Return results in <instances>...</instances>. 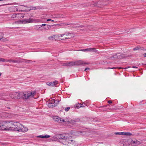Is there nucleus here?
Returning a JSON list of instances; mask_svg holds the SVG:
<instances>
[{
	"mask_svg": "<svg viewBox=\"0 0 146 146\" xmlns=\"http://www.w3.org/2000/svg\"><path fill=\"white\" fill-rule=\"evenodd\" d=\"M10 125L9 130L19 131V128L21 126V124L17 122H11Z\"/></svg>",
	"mask_w": 146,
	"mask_h": 146,
	"instance_id": "f257e3e1",
	"label": "nucleus"
},
{
	"mask_svg": "<svg viewBox=\"0 0 146 146\" xmlns=\"http://www.w3.org/2000/svg\"><path fill=\"white\" fill-rule=\"evenodd\" d=\"M10 122L7 121L0 122V129L9 130Z\"/></svg>",
	"mask_w": 146,
	"mask_h": 146,
	"instance_id": "f03ea898",
	"label": "nucleus"
},
{
	"mask_svg": "<svg viewBox=\"0 0 146 146\" xmlns=\"http://www.w3.org/2000/svg\"><path fill=\"white\" fill-rule=\"evenodd\" d=\"M35 93V92H31V93L26 92H23V99H27L30 97H33Z\"/></svg>",
	"mask_w": 146,
	"mask_h": 146,
	"instance_id": "7ed1b4c3",
	"label": "nucleus"
},
{
	"mask_svg": "<svg viewBox=\"0 0 146 146\" xmlns=\"http://www.w3.org/2000/svg\"><path fill=\"white\" fill-rule=\"evenodd\" d=\"M74 66H78L80 65L84 66L88 65L89 64L88 62H86L82 60H79L74 62Z\"/></svg>",
	"mask_w": 146,
	"mask_h": 146,
	"instance_id": "20e7f679",
	"label": "nucleus"
},
{
	"mask_svg": "<svg viewBox=\"0 0 146 146\" xmlns=\"http://www.w3.org/2000/svg\"><path fill=\"white\" fill-rule=\"evenodd\" d=\"M67 135V134H59L57 135L56 137L60 139H66L67 141L68 138Z\"/></svg>",
	"mask_w": 146,
	"mask_h": 146,
	"instance_id": "39448f33",
	"label": "nucleus"
},
{
	"mask_svg": "<svg viewBox=\"0 0 146 146\" xmlns=\"http://www.w3.org/2000/svg\"><path fill=\"white\" fill-rule=\"evenodd\" d=\"M54 120L56 122L62 123V122H64L65 121L64 119H61L60 117L57 116H54L53 117Z\"/></svg>",
	"mask_w": 146,
	"mask_h": 146,
	"instance_id": "423d86ee",
	"label": "nucleus"
},
{
	"mask_svg": "<svg viewBox=\"0 0 146 146\" xmlns=\"http://www.w3.org/2000/svg\"><path fill=\"white\" fill-rule=\"evenodd\" d=\"M28 130V129L27 127L23 126L21 124V126H20V128H19V132H26Z\"/></svg>",
	"mask_w": 146,
	"mask_h": 146,
	"instance_id": "0eeeda50",
	"label": "nucleus"
},
{
	"mask_svg": "<svg viewBox=\"0 0 146 146\" xmlns=\"http://www.w3.org/2000/svg\"><path fill=\"white\" fill-rule=\"evenodd\" d=\"M58 84V81L55 80L52 82H48L46 83V84L48 86H56L57 84Z\"/></svg>",
	"mask_w": 146,
	"mask_h": 146,
	"instance_id": "6e6552de",
	"label": "nucleus"
},
{
	"mask_svg": "<svg viewBox=\"0 0 146 146\" xmlns=\"http://www.w3.org/2000/svg\"><path fill=\"white\" fill-rule=\"evenodd\" d=\"M17 99H21L23 98V92H16Z\"/></svg>",
	"mask_w": 146,
	"mask_h": 146,
	"instance_id": "1a4fd4ad",
	"label": "nucleus"
},
{
	"mask_svg": "<svg viewBox=\"0 0 146 146\" xmlns=\"http://www.w3.org/2000/svg\"><path fill=\"white\" fill-rule=\"evenodd\" d=\"M132 144L134 145H137L140 144L141 142L139 141H138L137 140L135 139L134 140H132L131 142Z\"/></svg>",
	"mask_w": 146,
	"mask_h": 146,
	"instance_id": "9d476101",
	"label": "nucleus"
},
{
	"mask_svg": "<svg viewBox=\"0 0 146 146\" xmlns=\"http://www.w3.org/2000/svg\"><path fill=\"white\" fill-rule=\"evenodd\" d=\"M7 62H12L14 63H19L23 62V61L21 60H6Z\"/></svg>",
	"mask_w": 146,
	"mask_h": 146,
	"instance_id": "9b49d317",
	"label": "nucleus"
},
{
	"mask_svg": "<svg viewBox=\"0 0 146 146\" xmlns=\"http://www.w3.org/2000/svg\"><path fill=\"white\" fill-rule=\"evenodd\" d=\"M80 119H72L70 120L67 121V122L69 123L74 124L76 122H78L79 121Z\"/></svg>",
	"mask_w": 146,
	"mask_h": 146,
	"instance_id": "f8f14e48",
	"label": "nucleus"
},
{
	"mask_svg": "<svg viewBox=\"0 0 146 146\" xmlns=\"http://www.w3.org/2000/svg\"><path fill=\"white\" fill-rule=\"evenodd\" d=\"M23 22V23L24 24L32 23L33 22V20L31 18H30L28 19H24Z\"/></svg>",
	"mask_w": 146,
	"mask_h": 146,
	"instance_id": "ddd939ff",
	"label": "nucleus"
},
{
	"mask_svg": "<svg viewBox=\"0 0 146 146\" xmlns=\"http://www.w3.org/2000/svg\"><path fill=\"white\" fill-rule=\"evenodd\" d=\"M16 92H13L9 94V96L11 98L13 99H17V96H16Z\"/></svg>",
	"mask_w": 146,
	"mask_h": 146,
	"instance_id": "4468645a",
	"label": "nucleus"
},
{
	"mask_svg": "<svg viewBox=\"0 0 146 146\" xmlns=\"http://www.w3.org/2000/svg\"><path fill=\"white\" fill-rule=\"evenodd\" d=\"M86 51H88L89 52L93 51L94 52H97L98 51L96 50L95 48H86Z\"/></svg>",
	"mask_w": 146,
	"mask_h": 146,
	"instance_id": "2eb2a0df",
	"label": "nucleus"
},
{
	"mask_svg": "<svg viewBox=\"0 0 146 146\" xmlns=\"http://www.w3.org/2000/svg\"><path fill=\"white\" fill-rule=\"evenodd\" d=\"M71 34L69 32H66L65 33L62 34H60L58 36L62 37L63 36L66 35L67 36H70Z\"/></svg>",
	"mask_w": 146,
	"mask_h": 146,
	"instance_id": "dca6fc26",
	"label": "nucleus"
},
{
	"mask_svg": "<svg viewBox=\"0 0 146 146\" xmlns=\"http://www.w3.org/2000/svg\"><path fill=\"white\" fill-rule=\"evenodd\" d=\"M47 106L49 108H52L56 106V104H53L52 103L49 102L47 104Z\"/></svg>",
	"mask_w": 146,
	"mask_h": 146,
	"instance_id": "f3484780",
	"label": "nucleus"
},
{
	"mask_svg": "<svg viewBox=\"0 0 146 146\" xmlns=\"http://www.w3.org/2000/svg\"><path fill=\"white\" fill-rule=\"evenodd\" d=\"M37 137H40L42 138H48L50 137V136L49 135H40L38 136H37Z\"/></svg>",
	"mask_w": 146,
	"mask_h": 146,
	"instance_id": "a211bd4d",
	"label": "nucleus"
},
{
	"mask_svg": "<svg viewBox=\"0 0 146 146\" xmlns=\"http://www.w3.org/2000/svg\"><path fill=\"white\" fill-rule=\"evenodd\" d=\"M118 58H123L126 57L125 55L123 54H120V53H118Z\"/></svg>",
	"mask_w": 146,
	"mask_h": 146,
	"instance_id": "6ab92c4d",
	"label": "nucleus"
},
{
	"mask_svg": "<svg viewBox=\"0 0 146 146\" xmlns=\"http://www.w3.org/2000/svg\"><path fill=\"white\" fill-rule=\"evenodd\" d=\"M81 106V104L79 103L76 104L74 105V107L75 108H79Z\"/></svg>",
	"mask_w": 146,
	"mask_h": 146,
	"instance_id": "aec40b11",
	"label": "nucleus"
},
{
	"mask_svg": "<svg viewBox=\"0 0 146 146\" xmlns=\"http://www.w3.org/2000/svg\"><path fill=\"white\" fill-rule=\"evenodd\" d=\"M68 66H74V62H68Z\"/></svg>",
	"mask_w": 146,
	"mask_h": 146,
	"instance_id": "412c9836",
	"label": "nucleus"
},
{
	"mask_svg": "<svg viewBox=\"0 0 146 146\" xmlns=\"http://www.w3.org/2000/svg\"><path fill=\"white\" fill-rule=\"evenodd\" d=\"M21 60L23 61V62H24L23 60H25V62H26V63H31V62H32V60H25V59H22Z\"/></svg>",
	"mask_w": 146,
	"mask_h": 146,
	"instance_id": "4be33fe9",
	"label": "nucleus"
},
{
	"mask_svg": "<svg viewBox=\"0 0 146 146\" xmlns=\"http://www.w3.org/2000/svg\"><path fill=\"white\" fill-rule=\"evenodd\" d=\"M118 53H117L112 56V57L113 58H115V59H119L118 58Z\"/></svg>",
	"mask_w": 146,
	"mask_h": 146,
	"instance_id": "5701e85b",
	"label": "nucleus"
},
{
	"mask_svg": "<svg viewBox=\"0 0 146 146\" xmlns=\"http://www.w3.org/2000/svg\"><path fill=\"white\" fill-rule=\"evenodd\" d=\"M1 41L3 42H4L7 41H8V40L7 38H3V36L2 37V38H1V39H0V40Z\"/></svg>",
	"mask_w": 146,
	"mask_h": 146,
	"instance_id": "b1692460",
	"label": "nucleus"
},
{
	"mask_svg": "<svg viewBox=\"0 0 146 146\" xmlns=\"http://www.w3.org/2000/svg\"><path fill=\"white\" fill-rule=\"evenodd\" d=\"M124 135H131L132 134L129 132H124Z\"/></svg>",
	"mask_w": 146,
	"mask_h": 146,
	"instance_id": "393cba45",
	"label": "nucleus"
},
{
	"mask_svg": "<svg viewBox=\"0 0 146 146\" xmlns=\"http://www.w3.org/2000/svg\"><path fill=\"white\" fill-rule=\"evenodd\" d=\"M115 134L116 135H124V132H116L115 133Z\"/></svg>",
	"mask_w": 146,
	"mask_h": 146,
	"instance_id": "a878e982",
	"label": "nucleus"
},
{
	"mask_svg": "<svg viewBox=\"0 0 146 146\" xmlns=\"http://www.w3.org/2000/svg\"><path fill=\"white\" fill-rule=\"evenodd\" d=\"M68 62H67L66 63H64L62 64V66H68Z\"/></svg>",
	"mask_w": 146,
	"mask_h": 146,
	"instance_id": "bb28decb",
	"label": "nucleus"
},
{
	"mask_svg": "<svg viewBox=\"0 0 146 146\" xmlns=\"http://www.w3.org/2000/svg\"><path fill=\"white\" fill-rule=\"evenodd\" d=\"M53 104H55V100L54 99H52L50 100V102Z\"/></svg>",
	"mask_w": 146,
	"mask_h": 146,
	"instance_id": "cd10ccee",
	"label": "nucleus"
},
{
	"mask_svg": "<svg viewBox=\"0 0 146 146\" xmlns=\"http://www.w3.org/2000/svg\"><path fill=\"white\" fill-rule=\"evenodd\" d=\"M51 27V26L50 25H47L46 27H44V29L46 30L49 29Z\"/></svg>",
	"mask_w": 146,
	"mask_h": 146,
	"instance_id": "c85d7f7f",
	"label": "nucleus"
},
{
	"mask_svg": "<svg viewBox=\"0 0 146 146\" xmlns=\"http://www.w3.org/2000/svg\"><path fill=\"white\" fill-rule=\"evenodd\" d=\"M6 62V60L4 58H0V62Z\"/></svg>",
	"mask_w": 146,
	"mask_h": 146,
	"instance_id": "c756f323",
	"label": "nucleus"
},
{
	"mask_svg": "<svg viewBox=\"0 0 146 146\" xmlns=\"http://www.w3.org/2000/svg\"><path fill=\"white\" fill-rule=\"evenodd\" d=\"M68 141H70L71 142H72V144L73 145H75L76 144V143H75V141H74L73 140H68Z\"/></svg>",
	"mask_w": 146,
	"mask_h": 146,
	"instance_id": "7c9ffc66",
	"label": "nucleus"
},
{
	"mask_svg": "<svg viewBox=\"0 0 146 146\" xmlns=\"http://www.w3.org/2000/svg\"><path fill=\"white\" fill-rule=\"evenodd\" d=\"M139 49V48L138 47H135L133 49V50L134 51L138 50Z\"/></svg>",
	"mask_w": 146,
	"mask_h": 146,
	"instance_id": "2f4dec72",
	"label": "nucleus"
},
{
	"mask_svg": "<svg viewBox=\"0 0 146 146\" xmlns=\"http://www.w3.org/2000/svg\"><path fill=\"white\" fill-rule=\"evenodd\" d=\"M83 103L85 105H86L87 106H88V104L87 101H85V102H84Z\"/></svg>",
	"mask_w": 146,
	"mask_h": 146,
	"instance_id": "473e14b6",
	"label": "nucleus"
},
{
	"mask_svg": "<svg viewBox=\"0 0 146 146\" xmlns=\"http://www.w3.org/2000/svg\"><path fill=\"white\" fill-rule=\"evenodd\" d=\"M59 101L58 100H55V104H56V106L59 104Z\"/></svg>",
	"mask_w": 146,
	"mask_h": 146,
	"instance_id": "72a5a7b5",
	"label": "nucleus"
},
{
	"mask_svg": "<svg viewBox=\"0 0 146 146\" xmlns=\"http://www.w3.org/2000/svg\"><path fill=\"white\" fill-rule=\"evenodd\" d=\"M70 109V107H67V108H66L65 109V110L66 111H68Z\"/></svg>",
	"mask_w": 146,
	"mask_h": 146,
	"instance_id": "f704fd0d",
	"label": "nucleus"
},
{
	"mask_svg": "<svg viewBox=\"0 0 146 146\" xmlns=\"http://www.w3.org/2000/svg\"><path fill=\"white\" fill-rule=\"evenodd\" d=\"M39 28H40V27H39V26H35L34 28L36 29H38Z\"/></svg>",
	"mask_w": 146,
	"mask_h": 146,
	"instance_id": "c9c22d12",
	"label": "nucleus"
},
{
	"mask_svg": "<svg viewBox=\"0 0 146 146\" xmlns=\"http://www.w3.org/2000/svg\"><path fill=\"white\" fill-rule=\"evenodd\" d=\"M84 26L83 25H80L79 26H76L75 27H78V28H82L83 27H84Z\"/></svg>",
	"mask_w": 146,
	"mask_h": 146,
	"instance_id": "e433bc0d",
	"label": "nucleus"
},
{
	"mask_svg": "<svg viewBox=\"0 0 146 146\" xmlns=\"http://www.w3.org/2000/svg\"><path fill=\"white\" fill-rule=\"evenodd\" d=\"M71 37H72V36H71V37H68V38H67V37L66 38V37H65V38H62L61 39H66L70 38Z\"/></svg>",
	"mask_w": 146,
	"mask_h": 146,
	"instance_id": "4c0bfd02",
	"label": "nucleus"
},
{
	"mask_svg": "<svg viewBox=\"0 0 146 146\" xmlns=\"http://www.w3.org/2000/svg\"><path fill=\"white\" fill-rule=\"evenodd\" d=\"M79 50L82 51H84V52H85L86 51V49H81V50Z\"/></svg>",
	"mask_w": 146,
	"mask_h": 146,
	"instance_id": "58836bf2",
	"label": "nucleus"
},
{
	"mask_svg": "<svg viewBox=\"0 0 146 146\" xmlns=\"http://www.w3.org/2000/svg\"><path fill=\"white\" fill-rule=\"evenodd\" d=\"M108 102L109 104H111L112 103V102L111 100H109L108 101Z\"/></svg>",
	"mask_w": 146,
	"mask_h": 146,
	"instance_id": "ea45409f",
	"label": "nucleus"
},
{
	"mask_svg": "<svg viewBox=\"0 0 146 146\" xmlns=\"http://www.w3.org/2000/svg\"><path fill=\"white\" fill-rule=\"evenodd\" d=\"M90 69V68H86L85 69V70H84V71H86L87 70H89Z\"/></svg>",
	"mask_w": 146,
	"mask_h": 146,
	"instance_id": "a19ab883",
	"label": "nucleus"
},
{
	"mask_svg": "<svg viewBox=\"0 0 146 146\" xmlns=\"http://www.w3.org/2000/svg\"><path fill=\"white\" fill-rule=\"evenodd\" d=\"M46 25V24H42L41 25H40V26L41 27H42L43 26H45Z\"/></svg>",
	"mask_w": 146,
	"mask_h": 146,
	"instance_id": "79ce46f5",
	"label": "nucleus"
},
{
	"mask_svg": "<svg viewBox=\"0 0 146 146\" xmlns=\"http://www.w3.org/2000/svg\"><path fill=\"white\" fill-rule=\"evenodd\" d=\"M116 68V67H113V68H108V69H116V68Z\"/></svg>",
	"mask_w": 146,
	"mask_h": 146,
	"instance_id": "37998d69",
	"label": "nucleus"
},
{
	"mask_svg": "<svg viewBox=\"0 0 146 146\" xmlns=\"http://www.w3.org/2000/svg\"><path fill=\"white\" fill-rule=\"evenodd\" d=\"M81 107H84L85 106L83 105V104H81Z\"/></svg>",
	"mask_w": 146,
	"mask_h": 146,
	"instance_id": "c03bdc74",
	"label": "nucleus"
},
{
	"mask_svg": "<svg viewBox=\"0 0 146 146\" xmlns=\"http://www.w3.org/2000/svg\"><path fill=\"white\" fill-rule=\"evenodd\" d=\"M132 68H137V67H136L135 66H133Z\"/></svg>",
	"mask_w": 146,
	"mask_h": 146,
	"instance_id": "a18cd8bd",
	"label": "nucleus"
},
{
	"mask_svg": "<svg viewBox=\"0 0 146 146\" xmlns=\"http://www.w3.org/2000/svg\"><path fill=\"white\" fill-rule=\"evenodd\" d=\"M51 19H48L47 20V21H51Z\"/></svg>",
	"mask_w": 146,
	"mask_h": 146,
	"instance_id": "49530a36",
	"label": "nucleus"
},
{
	"mask_svg": "<svg viewBox=\"0 0 146 146\" xmlns=\"http://www.w3.org/2000/svg\"><path fill=\"white\" fill-rule=\"evenodd\" d=\"M143 56L144 57H146V53L144 54Z\"/></svg>",
	"mask_w": 146,
	"mask_h": 146,
	"instance_id": "de8ad7c7",
	"label": "nucleus"
},
{
	"mask_svg": "<svg viewBox=\"0 0 146 146\" xmlns=\"http://www.w3.org/2000/svg\"><path fill=\"white\" fill-rule=\"evenodd\" d=\"M129 68V67H126V68H125V69H126L127 68Z\"/></svg>",
	"mask_w": 146,
	"mask_h": 146,
	"instance_id": "09e8293b",
	"label": "nucleus"
},
{
	"mask_svg": "<svg viewBox=\"0 0 146 146\" xmlns=\"http://www.w3.org/2000/svg\"><path fill=\"white\" fill-rule=\"evenodd\" d=\"M66 25H70V24H65Z\"/></svg>",
	"mask_w": 146,
	"mask_h": 146,
	"instance_id": "8fccbe9b",
	"label": "nucleus"
},
{
	"mask_svg": "<svg viewBox=\"0 0 146 146\" xmlns=\"http://www.w3.org/2000/svg\"><path fill=\"white\" fill-rule=\"evenodd\" d=\"M119 68V69H121V67H119V68Z\"/></svg>",
	"mask_w": 146,
	"mask_h": 146,
	"instance_id": "3c124183",
	"label": "nucleus"
},
{
	"mask_svg": "<svg viewBox=\"0 0 146 146\" xmlns=\"http://www.w3.org/2000/svg\"><path fill=\"white\" fill-rule=\"evenodd\" d=\"M51 21H54V20H51Z\"/></svg>",
	"mask_w": 146,
	"mask_h": 146,
	"instance_id": "603ef678",
	"label": "nucleus"
},
{
	"mask_svg": "<svg viewBox=\"0 0 146 146\" xmlns=\"http://www.w3.org/2000/svg\"><path fill=\"white\" fill-rule=\"evenodd\" d=\"M63 143V144H64V145H66V144H64V143Z\"/></svg>",
	"mask_w": 146,
	"mask_h": 146,
	"instance_id": "864d4df0",
	"label": "nucleus"
},
{
	"mask_svg": "<svg viewBox=\"0 0 146 146\" xmlns=\"http://www.w3.org/2000/svg\"><path fill=\"white\" fill-rule=\"evenodd\" d=\"M1 76V73H0V76Z\"/></svg>",
	"mask_w": 146,
	"mask_h": 146,
	"instance_id": "5fc2aeb1",
	"label": "nucleus"
}]
</instances>
